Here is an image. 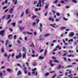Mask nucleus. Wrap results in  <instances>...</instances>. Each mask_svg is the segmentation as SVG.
Listing matches in <instances>:
<instances>
[{"label": "nucleus", "instance_id": "nucleus-15", "mask_svg": "<svg viewBox=\"0 0 78 78\" xmlns=\"http://www.w3.org/2000/svg\"><path fill=\"white\" fill-rule=\"evenodd\" d=\"M44 57H42L41 56H40L39 57V58L40 59H44Z\"/></svg>", "mask_w": 78, "mask_h": 78}, {"label": "nucleus", "instance_id": "nucleus-13", "mask_svg": "<svg viewBox=\"0 0 78 78\" xmlns=\"http://www.w3.org/2000/svg\"><path fill=\"white\" fill-rule=\"evenodd\" d=\"M54 62H56V63H59V62L57 60H55L54 61Z\"/></svg>", "mask_w": 78, "mask_h": 78}, {"label": "nucleus", "instance_id": "nucleus-43", "mask_svg": "<svg viewBox=\"0 0 78 78\" xmlns=\"http://www.w3.org/2000/svg\"><path fill=\"white\" fill-rule=\"evenodd\" d=\"M39 29L40 30V32H42V30L41 29V27H40Z\"/></svg>", "mask_w": 78, "mask_h": 78}, {"label": "nucleus", "instance_id": "nucleus-62", "mask_svg": "<svg viewBox=\"0 0 78 78\" xmlns=\"http://www.w3.org/2000/svg\"><path fill=\"white\" fill-rule=\"evenodd\" d=\"M7 3H8V0H5V4H7Z\"/></svg>", "mask_w": 78, "mask_h": 78}, {"label": "nucleus", "instance_id": "nucleus-60", "mask_svg": "<svg viewBox=\"0 0 78 78\" xmlns=\"http://www.w3.org/2000/svg\"><path fill=\"white\" fill-rule=\"evenodd\" d=\"M5 2H3L2 3V5H5Z\"/></svg>", "mask_w": 78, "mask_h": 78}, {"label": "nucleus", "instance_id": "nucleus-52", "mask_svg": "<svg viewBox=\"0 0 78 78\" xmlns=\"http://www.w3.org/2000/svg\"><path fill=\"white\" fill-rule=\"evenodd\" d=\"M12 36V35L9 34L8 36V37H9Z\"/></svg>", "mask_w": 78, "mask_h": 78}, {"label": "nucleus", "instance_id": "nucleus-1", "mask_svg": "<svg viewBox=\"0 0 78 78\" xmlns=\"http://www.w3.org/2000/svg\"><path fill=\"white\" fill-rule=\"evenodd\" d=\"M5 30H1V31H0V36L1 35L2 37H3V36H4V33H5Z\"/></svg>", "mask_w": 78, "mask_h": 78}, {"label": "nucleus", "instance_id": "nucleus-23", "mask_svg": "<svg viewBox=\"0 0 78 78\" xmlns=\"http://www.w3.org/2000/svg\"><path fill=\"white\" fill-rule=\"evenodd\" d=\"M56 14V15L57 16H59L60 15H61V14L59 13H58V12H57Z\"/></svg>", "mask_w": 78, "mask_h": 78}, {"label": "nucleus", "instance_id": "nucleus-46", "mask_svg": "<svg viewBox=\"0 0 78 78\" xmlns=\"http://www.w3.org/2000/svg\"><path fill=\"white\" fill-rule=\"evenodd\" d=\"M55 72V71H51L50 72V73H53Z\"/></svg>", "mask_w": 78, "mask_h": 78}, {"label": "nucleus", "instance_id": "nucleus-14", "mask_svg": "<svg viewBox=\"0 0 78 78\" xmlns=\"http://www.w3.org/2000/svg\"><path fill=\"white\" fill-rule=\"evenodd\" d=\"M23 51H24V52H25L26 51V49H25V48L24 47H23Z\"/></svg>", "mask_w": 78, "mask_h": 78}, {"label": "nucleus", "instance_id": "nucleus-57", "mask_svg": "<svg viewBox=\"0 0 78 78\" xmlns=\"http://www.w3.org/2000/svg\"><path fill=\"white\" fill-rule=\"evenodd\" d=\"M25 41H27V37H25Z\"/></svg>", "mask_w": 78, "mask_h": 78}, {"label": "nucleus", "instance_id": "nucleus-38", "mask_svg": "<svg viewBox=\"0 0 78 78\" xmlns=\"http://www.w3.org/2000/svg\"><path fill=\"white\" fill-rule=\"evenodd\" d=\"M45 2V0H42V3H43V5H44V2Z\"/></svg>", "mask_w": 78, "mask_h": 78}, {"label": "nucleus", "instance_id": "nucleus-32", "mask_svg": "<svg viewBox=\"0 0 78 78\" xmlns=\"http://www.w3.org/2000/svg\"><path fill=\"white\" fill-rule=\"evenodd\" d=\"M36 70V68H34V69H32V71H33V72H35Z\"/></svg>", "mask_w": 78, "mask_h": 78}, {"label": "nucleus", "instance_id": "nucleus-9", "mask_svg": "<svg viewBox=\"0 0 78 78\" xmlns=\"http://www.w3.org/2000/svg\"><path fill=\"white\" fill-rule=\"evenodd\" d=\"M6 70L7 72H11V71H12V70L9 68H7Z\"/></svg>", "mask_w": 78, "mask_h": 78}, {"label": "nucleus", "instance_id": "nucleus-21", "mask_svg": "<svg viewBox=\"0 0 78 78\" xmlns=\"http://www.w3.org/2000/svg\"><path fill=\"white\" fill-rule=\"evenodd\" d=\"M1 50L2 53H4V48L3 47H2V48L1 49Z\"/></svg>", "mask_w": 78, "mask_h": 78}, {"label": "nucleus", "instance_id": "nucleus-48", "mask_svg": "<svg viewBox=\"0 0 78 78\" xmlns=\"http://www.w3.org/2000/svg\"><path fill=\"white\" fill-rule=\"evenodd\" d=\"M40 21V20H39L38 19L37 21V24H38L39 23V22Z\"/></svg>", "mask_w": 78, "mask_h": 78}, {"label": "nucleus", "instance_id": "nucleus-56", "mask_svg": "<svg viewBox=\"0 0 78 78\" xmlns=\"http://www.w3.org/2000/svg\"><path fill=\"white\" fill-rule=\"evenodd\" d=\"M41 3H42V2L41 1V0H40L39 1V4H41Z\"/></svg>", "mask_w": 78, "mask_h": 78}, {"label": "nucleus", "instance_id": "nucleus-59", "mask_svg": "<svg viewBox=\"0 0 78 78\" xmlns=\"http://www.w3.org/2000/svg\"><path fill=\"white\" fill-rule=\"evenodd\" d=\"M65 7H66V8H67V9H68V8H69V6H66Z\"/></svg>", "mask_w": 78, "mask_h": 78}, {"label": "nucleus", "instance_id": "nucleus-7", "mask_svg": "<svg viewBox=\"0 0 78 78\" xmlns=\"http://www.w3.org/2000/svg\"><path fill=\"white\" fill-rule=\"evenodd\" d=\"M25 57H26V53H23V58H25Z\"/></svg>", "mask_w": 78, "mask_h": 78}, {"label": "nucleus", "instance_id": "nucleus-30", "mask_svg": "<svg viewBox=\"0 0 78 78\" xmlns=\"http://www.w3.org/2000/svg\"><path fill=\"white\" fill-rule=\"evenodd\" d=\"M9 30L11 32H12V31H13V30L11 28H10L9 29Z\"/></svg>", "mask_w": 78, "mask_h": 78}, {"label": "nucleus", "instance_id": "nucleus-33", "mask_svg": "<svg viewBox=\"0 0 78 78\" xmlns=\"http://www.w3.org/2000/svg\"><path fill=\"white\" fill-rule=\"evenodd\" d=\"M24 72L25 74H27V70H25L24 71Z\"/></svg>", "mask_w": 78, "mask_h": 78}, {"label": "nucleus", "instance_id": "nucleus-18", "mask_svg": "<svg viewBox=\"0 0 78 78\" xmlns=\"http://www.w3.org/2000/svg\"><path fill=\"white\" fill-rule=\"evenodd\" d=\"M9 40H7V41L6 42V43H5V45L6 46H7V45H8V41H9Z\"/></svg>", "mask_w": 78, "mask_h": 78}, {"label": "nucleus", "instance_id": "nucleus-11", "mask_svg": "<svg viewBox=\"0 0 78 78\" xmlns=\"http://www.w3.org/2000/svg\"><path fill=\"white\" fill-rule=\"evenodd\" d=\"M66 27H61L60 28V29L62 30H64V29H66Z\"/></svg>", "mask_w": 78, "mask_h": 78}, {"label": "nucleus", "instance_id": "nucleus-26", "mask_svg": "<svg viewBox=\"0 0 78 78\" xmlns=\"http://www.w3.org/2000/svg\"><path fill=\"white\" fill-rule=\"evenodd\" d=\"M11 19H10L8 21V24L9 23L11 22Z\"/></svg>", "mask_w": 78, "mask_h": 78}, {"label": "nucleus", "instance_id": "nucleus-2", "mask_svg": "<svg viewBox=\"0 0 78 78\" xmlns=\"http://www.w3.org/2000/svg\"><path fill=\"white\" fill-rule=\"evenodd\" d=\"M22 56V54L21 53H20L19 54V55H17L16 56V59H20V58Z\"/></svg>", "mask_w": 78, "mask_h": 78}, {"label": "nucleus", "instance_id": "nucleus-58", "mask_svg": "<svg viewBox=\"0 0 78 78\" xmlns=\"http://www.w3.org/2000/svg\"><path fill=\"white\" fill-rule=\"evenodd\" d=\"M5 67L4 66H2L1 67V69H5Z\"/></svg>", "mask_w": 78, "mask_h": 78}, {"label": "nucleus", "instance_id": "nucleus-31", "mask_svg": "<svg viewBox=\"0 0 78 78\" xmlns=\"http://www.w3.org/2000/svg\"><path fill=\"white\" fill-rule=\"evenodd\" d=\"M72 2H73L75 3H77V2H76V1H75V0H73L72 1Z\"/></svg>", "mask_w": 78, "mask_h": 78}, {"label": "nucleus", "instance_id": "nucleus-64", "mask_svg": "<svg viewBox=\"0 0 78 78\" xmlns=\"http://www.w3.org/2000/svg\"><path fill=\"white\" fill-rule=\"evenodd\" d=\"M18 44H20V43L21 42H20V41L18 40Z\"/></svg>", "mask_w": 78, "mask_h": 78}, {"label": "nucleus", "instance_id": "nucleus-40", "mask_svg": "<svg viewBox=\"0 0 78 78\" xmlns=\"http://www.w3.org/2000/svg\"><path fill=\"white\" fill-rule=\"evenodd\" d=\"M58 0H56V1L54 2V3H58Z\"/></svg>", "mask_w": 78, "mask_h": 78}, {"label": "nucleus", "instance_id": "nucleus-24", "mask_svg": "<svg viewBox=\"0 0 78 78\" xmlns=\"http://www.w3.org/2000/svg\"><path fill=\"white\" fill-rule=\"evenodd\" d=\"M68 57H70L71 56H72L73 57V55H72V54H70L68 55Z\"/></svg>", "mask_w": 78, "mask_h": 78}, {"label": "nucleus", "instance_id": "nucleus-20", "mask_svg": "<svg viewBox=\"0 0 78 78\" xmlns=\"http://www.w3.org/2000/svg\"><path fill=\"white\" fill-rule=\"evenodd\" d=\"M61 65H59V66H58V68H57V69H60V68H61Z\"/></svg>", "mask_w": 78, "mask_h": 78}, {"label": "nucleus", "instance_id": "nucleus-54", "mask_svg": "<svg viewBox=\"0 0 78 78\" xmlns=\"http://www.w3.org/2000/svg\"><path fill=\"white\" fill-rule=\"evenodd\" d=\"M12 44H9V47H12Z\"/></svg>", "mask_w": 78, "mask_h": 78}, {"label": "nucleus", "instance_id": "nucleus-29", "mask_svg": "<svg viewBox=\"0 0 78 78\" xmlns=\"http://www.w3.org/2000/svg\"><path fill=\"white\" fill-rule=\"evenodd\" d=\"M47 50L45 49L44 51V55H46V54L47 53Z\"/></svg>", "mask_w": 78, "mask_h": 78}, {"label": "nucleus", "instance_id": "nucleus-17", "mask_svg": "<svg viewBox=\"0 0 78 78\" xmlns=\"http://www.w3.org/2000/svg\"><path fill=\"white\" fill-rule=\"evenodd\" d=\"M10 16L11 15H9L7 16V17L6 18V19L8 20L9 18H10Z\"/></svg>", "mask_w": 78, "mask_h": 78}, {"label": "nucleus", "instance_id": "nucleus-28", "mask_svg": "<svg viewBox=\"0 0 78 78\" xmlns=\"http://www.w3.org/2000/svg\"><path fill=\"white\" fill-rule=\"evenodd\" d=\"M63 19L66 21H67V20H68V19L66 18L65 17H63Z\"/></svg>", "mask_w": 78, "mask_h": 78}, {"label": "nucleus", "instance_id": "nucleus-49", "mask_svg": "<svg viewBox=\"0 0 78 78\" xmlns=\"http://www.w3.org/2000/svg\"><path fill=\"white\" fill-rule=\"evenodd\" d=\"M52 12H54L53 14H55L56 12L55 11V10H52Z\"/></svg>", "mask_w": 78, "mask_h": 78}, {"label": "nucleus", "instance_id": "nucleus-22", "mask_svg": "<svg viewBox=\"0 0 78 78\" xmlns=\"http://www.w3.org/2000/svg\"><path fill=\"white\" fill-rule=\"evenodd\" d=\"M26 14H28V9H27L26 10Z\"/></svg>", "mask_w": 78, "mask_h": 78}, {"label": "nucleus", "instance_id": "nucleus-47", "mask_svg": "<svg viewBox=\"0 0 78 78\" xmlns=\"http://www.w3.org/2000/svg\"><path fill=\"white\" fill-rule=\"evenodd\" d=\"M15 4H17V0H16L15 2H14Z\"/></svg>", "mask_w": 78, "mask_h": 78}, {"label": "nucleus", "instance_id": "nucleus-42", "mask_svg": "<svg viewBox=\"0 0 78 78\" xmlns=\"http://www.w3.org/2000/svg\"><path fill=\"white\" fill-rule=\"evenodd\" d=\"M52 59H56V58L54 56H53L52 57Z\"/></svg>", "mask_w": 78, "mask_h": 78}, {"label": "nucleus", "instance_id": "nucleus-27", "mask_svg": "<svg viewBox=\"0 0 78 78\" xmlns=\"http://www.w3.org/2000/svg\"><path fill=\"white\" fill-rule=\"evenodd\" d=\"M16 38H17V36H16V35H15L14 36V39L15 40V39H16Z\"/></svg>", "mask_w": 78, "mask_h": 78}, {"label": "nucleus", "instance_id": "nucleus-63", "mask_svg": "<svg viewBox=\"0 0 78 78\" xmlns=\"http://www.w3.org/2000/svg\"><path fill=\"white\" fill-rule=\"evenodd\" d=\"M19 23H20V24H22V21H19Z\"/></svg>", "mask_w": 78, "mask_h": 78}, {"label": "nucleus", "instance_id": "nucleus-34", "mask_svg": "<svg viewBox=\"0 0 78 78\" xmlns=\"http://www.w3.org/2000/svg\"><path fill=\"white\" fill-rule=\"evenodd\" d=\"M73 67L72 65H69L68 66H67L66 67Z\"/></svg>", "mask_w": 78, "mask_h": 78}, {"label": "nucleus", "instance_id": "nucleus-37", "mask_svg": "<svg viewBox=\"0 0 78 78\" xmlns=\"http://www.w3.org/2000/svg\"><path fill=\"white\" fill-rule=\"evenodd\" d=\"M8 8V7L7 6H5V7H3V9H6V8Z\"/></svg>", "mask_w": 78, "mask_h": 78}, {"label": "nucleus", "instance_id": "nucleus-10", "mask_svg": "<svg viewBox=\"0 0 78 78\" xmlns=\"http://www.w3.org/2000/svg\"><path fill=\"white\" fill-rule=\"evenodd\" d=\"M50 34H47L44 35V37H47V36H50Z\"/></svg>", "mask_w": 78, "mask_h": 78}, {"label": "nucleus", "instance_id": "nucleus-45", "mask_svg": "<svg viewBox=\"0 0 78 78\" xmlns=\"http://www.w3.org/2000/svg\"><path fill=\"white\" fill-rule=\"evenodd\" d=\"M61 3L64 4V3H65V2H64V1H61Z\"/></svg>", "mask_w": 78, "mask_h": 78}, {"label": "nucleus", "instance_id": "nucleus-41", "mask_svg": "<svg viewBox=\"0 0 78 78\" xmlns=\"http://www.w3.org/2000/svg\"><path fill=\"white\" fill-rule=\"evenodd\" d=\"M48 13V12H46V13H45V14H44L45 16H47Z\"/></svg>", "mask_w": 78, "mask_h": 78}, {"label": "nucleus", "instance_id": "nucleus-4", "mask_svg": "<svg viewBox=\"0 0 78 78\" xmlns=\"http://www.w3.org/2000/svg\"><path fill=\"white\" fill-rule=\"evenodd\" d=\"M10 10H9V13L10 14H11L13 12V11L14 10V9L13 8H12L10 9Z\"/></svg>", "mask_w": 78, "mask_h": 78}, {"label": "nucleus", "instance_id": "nucleus-5", "mask_svg": "<svg viewBox=\"0 0 78 78\" xmlns=\"http://www.w3.org/2000/svg\"><path fill=\"white\" fill-rule=\"evenodd\" d=\"M74 35V33L73 32H70L69 35V37H72Z\"/></svg>", "mask_w": 78, "mask_h": 78}, {"label": "nucleus", "instance_id": "nucleus-55", "mask_svg": "<svg viewBox=\"0 0 78 78\" xmlns=\"http://www.w3.org/2000/svg\"><path fill=\"white\" fill-rule=\"evenodd\" d=\"M8 9H6L5 11V12H8Z\"/></svg>", "mask_w": 78, "mask_h": 78}, {"label": "nucleus", "instance_id": "nucleus-19", "mask_svg": "<svg viewBox=\"0 0 78 78\" xmlns=\"http://www.w3.org/2000/svg\"><path fill=\"white\" fill-rule=\"evenodd\" d=\"M0 76L1 78H2L3 76V73L2 72L0 73Z\"/></svg>", "mask_w": 78, "mask_h": 78}, {"label": "nucleus", "instance_id": "nucleus-8", "mask_svg": "<svg viewBox=\"0 0 78 78\" xmlns=\"http://www.w3.org/2000/svg\"><path fill=\"white\" fill-rule=\"evenodd\" d=\"M37 16H35V15H34L32 17V19H33H33H34V18H37Z\"/></svg>", "mask_w": 78, "mask_h": 78}, {"label": "nucleus", "instance_id": "nucleus-25", "mask_svg": "<svg viewBox=\"0 0 78 78\" xmlns=\"http://www.w3.org/2000/svg\"><path fill=\"white\" fill-rule=\"evenodd\" d=\"M18 75H21V71H19L18 73Z\"/></svg>", "mask_w": 78, "mask_h": 78}, {"label": "nucleus", "instance_id": "nucleus-3", "mask_svg": "<svg viewBox=\"0 0 78 78\" xmlns=\"http://www.w3.org/2000/svg\"><path fill=\"white\" fill-rule=\"evenodd\" d=\"M23 33L24 34H29V35H31V34H32V33H30L29 32H23Z\"/></svg>", "mask_w": 78, "mask_h": 78}, {"label": "nucleus", "instance_id": "nucleus-12", "mask_svg": "<svg viewBox=\"0 0 78 78\" xmlns=\"http://www.w3.org/2000/svg\"><path fill=\"white\" fill-rule=\"evenodd\" d=\"M19 29L20 30H23L24 29V27H20Z\"/></svg>", "mask_w": 78, "mask_h": 78}, {"label": "nucleus", "instance_id": "nucleus-39", "mask_svg": "<svg viewBox=\"0 0 78 78\" xmlns=\"http://www.w3.org/2000/svg\"><path fill=\"white\" fill-rule=\"evenodd\" d=\"M14 53H13L12 55H11V57H14Z\"/></svg>", "mask_w": 78, "mask_h": 78}, {"label": "nucleus", "instance_id": "nucleus-6", "mask_svg": "<svg viewBox=\"0 0 78 78\" xmlns=\"http://www.w3.org/2000/svg\"><path fill=\"white\" fill-rule=\"evenodd\" d=\"M52 62H53V60H51L50 63H49V64L51 65V67H53V66H55V64H52Z\"/></svg>", "mask_w": 78, "mask_h": 78}, {"label": "nucleus", "instance_id": "nucleus-35", "mask_svg": "<svg viewBox=\"0 0 78 78\" xmlns=\"http://www.w3.org/2000/svg\"><path fill=\"white\" fill-rule=\"evenodd\" d=\"M4 56H5V57H6L8 56V55L6 54V53H5L4 54Z\"/></svg>", "mask_w": 78, "mask_h": 78}, {"label": "nucleus", "instance_id": "nucleus-16", "mask_svg": "<svg viewBox=\"0 0 78 78\" xmlns=\"http://www.w3.org/2000/svg\"><path fill=\"white\" fill-rule=\"evenodd\" d=\"M16 22L12 23V25H13V27H15V26H16Z\"/></svg>", "mask_w": 78, "mask_h": 78}, {"label": "nucleus", "instance_id": "nucleus-61", "mask_svg": "<svg viewBox=\"0 0 78 78\" xmlns=\"http://www.w3.org/2000/svg\"><path fill=\"white\" fill-rule=\"evenodd\" d=\"M44 51V49H42L40 51V53H41V52H42V51Z\"/></svg>", "mask_w": 78, "mask_h": 78}, {"label": "nucleus", "instance_id": "nucleus-50", "mask_svg": "<svg viewBox=\"0 0 78 78\" xmlns=\"http://www.w3.org/2000/svg\"><path fill=\"white\" fill-rule=\"evenodd\" d=\"M66 53H64L62 55V56H66Z\"/></svg>", "mask_w": 78, "mask_h": 78}, {"label": "nucleus", "instance_id": "nucleus-36", "mask_svg": "<svg viewBox=\"0 0 78 78\" xmlns=\"http://www.w3.org/2000/svg\"><path fill=\"white\" fill-rule=\"evenodd\" d=\"M48 75H49V73H47L45 74V76H48Z\"/></svg>", "mask_w": 78, "mask_h": 78}, {"label": "nucleus", "instance_id": "nucleus-53", "mask_svg": "<svg viewBox=\"0 0 78 78\" xmlns=\"http://www.w3.org/2000/svg\"><path fill=\"white\" fill-rule=\"evenodd\" d=\"M48 5H46L45 7V8H46V9H47V8H48Z\"/></svg>", "mask_w": 78, "mask_h": 78}, {"label": "nucleus", "instance_id": "nucleus-51", "mask_svg": "<svg viewBox=\"0 0 78 78\" xmlns=\"http://www.w3.org/2000/svg\"><path fill=\"white\" fill-rule=\"evenodd\" d=\"M68 73L66 72L65 73V76H67V74Z\"/></svg>", "mask_w": 78, "mask_h": 78}, {"label": "nucleus", "instance_id": "nucleus-44", "mask_svg": "<svg viewBox=\"0 0 78 78\" xmlns=\"http://www.w3.org/2000/svg\"><path fill=\"white\" fill-rule=\"evenodd\" d=\"M23 16V12H22V13L21 14V16H20V17H22V16Z\"/></svg>", "mask_w": 78, "mask_h": 78}]
</instances>
